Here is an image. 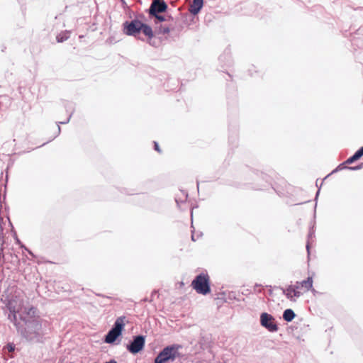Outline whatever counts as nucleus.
Here are the masks:
<instances>
[{"mask_svg":"<svg viewBox=\"0 0 363 363\" xmlns=\"http://www.w3.org/2000/svg\"><path fill=\"white\" fill-rule=\"evenodd\" d=\"M20 318L25 322L26 327L21 328L19 325V330L21 335L28 341L40 342L43 338L42 325L37 319L31 320H26V318L22 315Z\"/></svg>","mask_w":363,"mask_h":363,"instance_id":"1","label":"nucleus"},{"mask_svg":"<svg viewBox=\"0 0 363 363\" xmlns=\"http://www.w3.org/2000/svg\"><path fill=\"white\" fill-rule=\"evenodd\" d=\"M16 294L8 301L6 307L9 311V314L8 315L9 320L14 324L17 330H19L17 314L23 311L24 301L21 292H16Z\"/></svg>","mask_w":363,"mask_h":363,"instance_id":"2","label":"nucleus"},{"mask_svg":"<svg viewBox=\"0 0 363 363\" xmlns=\"http://www.w3.org/2000/svg\"><path fill=\"white\" fill-rule=\"evenodd\" d=\"M182 347L181 345L174 344L164 347L156 357L155 363H164L168 360L174 361L178 355V351Z\"/></svg>","mask_w":363,"mask_h":363,"instance_id":"3","label":"nucleus"},{"mask_svg":"<svg viewBox=\"0 0 363 363\" xmlns=\"http://www.w3.org/2000/svg\"><path fill=\"white\" fill-rule=\"evenodd\" d=\"M191 286L199 294L206 295L208 294L211 291L209 276L204 273L197 275L192 281Z\"/></svg>","mask_w":363,"mask_h":363,"instance_id":"4","label":"nucleus"},{"mask_svg":"<svg viewBox=\"0 0 363 363\" xmlns=\"http://www.w3.org/2000/svg\"><path fill=\"white\" fill-rule=\"evenodd\" d=\"M125 316H120L116 320L113 328L108 332L105 337V342L112 344L116 340L122 333L125 326Z\"/></svg>","mask_w":363,"mask_h":363,"instance_id":"5","label":"nucleus"},{"mask_svg":"<svg viewBox=\"0 0 363 363\" xmlns=\"http://www.w3.org/2000/svg\"><path fill=\"white\" fill-rule=\"evenodd\" d=\"M260 325L271 333L277 332L279 330L274 316L266 312L260 314Z\"/></svg>","mask_w":363,"mask_h":363,"instance_id":"6","label":"nucleus"},{"mask_svg":"<svg viewBox=\"0 0 363 363\" xmlns=\"http://www.w3.org/2000/svg\"><path fill=\"white\" fill-rule=\"evenodd\" d=\"M281 290L287 299L291 302H296L297 299L303 294V291L295 284H290L285 288L281 287Z\"/></svg>","mask_w":363,"mask_h":363,"instance_id":"7","label":"nucleus"},{"mask_svg":"<svg viewBox=\"0 0 363 363\" xmlns=\"http://www.w3.org/2000/svg\"><path fill=\"white\" fill-rule=\"evenodd\" d=\"M145 343V339L143 335H137L133 337V340L126 347L127 350L132 354H137L140 352Z\"/></svg>","mask_w":363,"mask_h":363,"instance_id":"8","label":"nucleus"},{"mask_svg":"<svg viewBox=\"0 0 363 363\" xmlns=\"http://www.w3.org/2000/svg\"><path fill=\"white\" fill-rule=\"evenodd\" d=\"M143 28V23L138 20H133L124 23L125 33L128 35L136 36Z\"/></svg>","mask_w":363,"mask_h":363,"instance_id":"9","label":"nucleus"},{"mask_svg":"<svg viewBox=\"0 0 363 363\" xmlns=\"http://www.w3.org/2000/svg\"><path fill=\"white\" fill-rule=\"evenodd\" d=\"M167 9V5L164 0H152L148 9L149 16H156Z\"/></svg>","mask_w":363,"mask_h":363,"instance_id":"10","label":"nucleus"},{"mask_svg":"<svg viewBox=\"0 0 363 363\" xmlns=\"http://www.w3.org/2000/svg\"><path fill=\"white\" fill-rule=\"evenodd\" d=\"M295 284L298 286V288L304 292L309 291L313 287V278L311 277H308L306 280H303L301 281H296Z\"/></svg>","mask_w":363,"mask_h":363,"instance_id":"11","label":"nucleus"},{"mask_svg":"<svg viewBox=\"0 0 363 363\" xmlns=\"http://www.w3.org/2000/svg\"><path fill=\"white\" fill-rule=\"evenodd\" d=\"M140 31H142L144 33V35L147 37L149 44L155 46V43L154 41L152 40L154 36L152 28L150 26L143 23V28H141Z\"/></svg>","mask_w":363,"mask_h":363,"instance_id":"12","label":"nucleus"},{"mask_svg":"<svg viewBox=\"0 0 363 363\" xmlns=\"http://www.w3.org/2000/svg\"><path fill=\"white\" fill-rule=\"evenodd\" d=\"M203 5V0H193L192 4L190 6L189 11L191 14H197Z\"/></svg>","mask_w":363,"mask_h":363,"instance_id":"13","label":"nucleus"},{"mask_svg":"<svg viewBox=\"0 0 363 363\" xmlns=\"http://www.w3.org/2000/svg\"><path fill=\"white\" fill-rule=\"evenodd\" d=\"M296 314L292 309H286L283 313V318L286 322H291L295 318Z\"/></svg>","mask_w":363,"mask_h":363,"instance_id":"14","label":"nucleus"},{"mask_svg":"<svg viewBox=\"0 0 363 363\" xmlns=\"http://www.w3.org/2000/svg\"><path fill=\"white\" fill-rule=\"evenodd\" d=\"M362 156H363V146L358 150L353 156L350 157L346 160L347 164H351L353 162L359 160Z\"/></svg>","mask_w":363,"mask_h":363,"instance_id":"15","label":"nucleus"},{"mask_svg":"<svg viewBox=\"0 0 363 363\" xmlns=\"http://www.w3.org/2000/svg\"><path fill=\"white\" fill-rule=\"evenodd\" d=\"M35 313V308L34 307H29V308H27V307H25L23 306V311L19 313V316L21 315H22L23 317H24V314H26L27 315H29V316H33Z\"/></svg>","mask_w":363,"mask_h":363,"instance_id":"16","label":"nucleus"},{"mask_svg":"<svg viewBox=\"0 0 363 363\" xmlns=\"http://www.w3.org/2000/svg\"><path fill=\"white\" fill-rule=\"evenodd\" d=\"M69 38V32L65 31L63 33H61L58 34L56 37L57 41L58 43L64 42L65 40H67Z\"/></svg>","mask_w":363,"mask_h":363,"instance_id":"17","label":"nucleus"},{"mask_svg":"<svg viewBox=\"0 0 363 363\" xmlns=\"http://www.w3.org/2000/svg\"><path fill=\"white\" fill-rule=\"evenodd\" d=\"M150 17L155 18V23H157L158 22H163L167 20L164 16L160 15V13L156 14V16H150Z\"/></svg>","mask_w":363,"mask_h":363,"instance_id":"18","label":"nucleus"},{"mask_svg":"<svg viewBox=\"0 0 363 363\" xmlns=\"http://www.w3.org/2000/svg\"><path fill=\"white\" fill-rule=\"evenodd\" d=\"M169 32L170 29L169 27L161 26L158 28V33L160 34H168Z\"/></svg>","mask_w":363,"mask_h":363,"instance_id":"19","label":"nucleus"},{"mask_svg":"<svg viewBox=\"0 0 363 363\" xmlns=\"http://www.w3.org/2000/svg\"><path fill=\"white\" fill-rule=\"evenodd\" d=\"M72 113H71L69 114V117L67 118V119L65 121L59 122L58 124H66V123H69V121L72 117ZM57 130H58V133H60V130H61L60 125H58Z\"/></svg>","mask_w":363,"mask_h":363,"instance_id":"20","label":"nucleus"},{"mask_svg":"<svg viewBox=\"0 0 363 363\" xmlns=\"http://www.w3.org/2000/svg\"><path fill=\"white\" fill-rule=\"evenodd\" d=\"M155 144V150L159 152H160V149L159 147L158 143L157 142H154Z\"/></svg>","mask_w":363,"mask_h":363,"instance_id":"21","label":"nucleus"},{"mask_svg":"<svg viewBox=\"0 0 363 363\" xmlns=\"http://www.w3.org/2000/svg\"><path fill=\"white\" fill-rule=\"evenodd\" d=\"M7 347L9 352L14 350V346L13 345H8Z\"/></svg>","mask_w":363,"mask_h":363,"instance_id":"22","label":"nucleus"},{"mask_svg":"<svg viewBox=\"0 0 363 363\" xmlns=\"http://www.w3.org/2000/svg\"><path fill=\"white\" fill-rule=\"evenodd\" d=\"M363 167V163L361 164L359 166H357L355 167H351L352 169L353 170H357V169H359L360 168H362Z\"/></svg>","mask_w":363,"mask_h":363,"instance_id":"23","label":"nucleus"},{"mask_svg":"<svg viewBox=\"0 0 363 363\" xmlns=\"http://www.w3.org/2000/svg\"><path fill=\"white\" fill-rule=\"evenodd\" d=\"M315 201V208H316V206H317V201H318V191H316L315 193V198H314Z\"/></svg>","mask_w":363,"mask_h":363,"instance_id":"24","label":"nucleus"},{"mask_svg":"<svg viewBox=\"0 0 363 363\" xmlns=\"http://www.w3.org/2000/svg\"><path fill=\"white\" fill-rule=\"evenodd\" d=\"M309 247H310V242H309V240H308L307 244H306V249H307L308 253H309Z\"/></svg>","mask_w":363,"mask_h":363,"instance_id":"25","label":"nucleus"},{"mask_svg":"<svg viewBox=\"0 0 363 363\" xmlns=\"http://www.w3.org/2000/svg\"><path fill=\"white\" fill-rule=\"evenodd\" d=\"M312 234H314V230H313V232H310L309 235H308V239L311 238V237L312 236Z\"/></svg>","mask_w":363,"mask_h":363,"instance_id":"26","label":"nucleus"},{"mask_svg":"<svg viewBox=\"0 0 363 363\" xmlns=\"http://www.w3.org/2000/svg\"><path fill=\"white\" fill-rule=\"evenodd\" d=\"M25 249H26V250H27V251L28 252V253H29L30 255H33L32 252H30V250H28L27 248H26V247H25Z\"/></svg>","mask_w":363,"mask_h":363,"instance_id":"27","label":"nucleus"},{"mask_svg":"<svg viewBox=\"0 0 363 363\" xmlns=\"http://www.w3.org/2000/svg\"><path fill=\"white\" fill-rule=\"evenodd\" d=\"M191 239H192L193 241L196 240L195 238H194V234H192V235H191Z\"/></svg>","mask_w":363,"mask_h":363,"instance_id":"28","label":"nucleus"},{"mask_svg":"<svg viewBox=\"0 0 363 363\" xmlns=\"http://www.w3.org/2000/svg\"><path fill=\"white\" fill-rule=\"evenodd\" d=\"M315 186H318V179L315 180Z\"/></svg>","mask_w":363,"mask_h":363,"instance_id":"29","label":"nucleus"},{"mask_svg":"<svg viewBox=\"0 0 363 363\" xmlns=\"http://www.w3.org/2000/svg\"><path fill=\"white\" fill-rule=\"evenodd\" d=\"M16 242H17V243H18V244H20V243H21V242H20V240H19L18 238H16Z\"/></svg>","mask_w":363,"mask_h":363,"instance_id":"30","label":"nucleus"},{"mask_svg":"<svg viewBox=\"0 0 363 363\" xmlns=\"http://www.w3.org/2000/svg\"><path fill=\"white\" fill-rule=\"evenodd\" d=\"M104 297L107 298V299H111V297H109V296H104Z\"/></svg>","mask_w":363,"mask_h":363,"instance_id":"31","label":"nucleus"}]
</instances>
